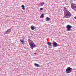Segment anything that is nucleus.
Segmentation results:
<instances>
[{"label": "nucleus", "mask_w": 76, "mask_h": 76, "mask_svg": "<svg viewBox=\"0 0 76 76\" xmlns=\"http://www.w3.org/2000/svg\"><path fill=\"white\" fill-rule=\"evenodd\" d=\"M28 42H29L31 48V49H34V48L37 47L36 45L33 42V41L30 40L29 39H28Z\"/></svg>", "instance_id": "1"}, {"label": "nucleus", "mask_w": 76, "mask_h": 76, "mask_svg": "<svg viewBox=\"0 0 76 76\" xmlns=\"http://www.w3.org/2000/svg\"><path fill=\"white\" fill-rule=\"evenodd\" d=\"M64 14L65 15L64 18H69L72 16L70 12L68 10H67L66 12H65V13H64Z\"/></svg>", "instance_id": "2"}, {"label": "nucleus", "mask_w": 76, "mask_h": 76, "mask_svg": "<svg viewBox=\"0 0 76 76\" xmlns=\"http://www.w3.org/2000/svg\"><path fill=\"white\" fill-rule=\"evenodd\" d=\"M72 70H73V69L71 68L70 67H68L66 69V73H70L72 71Z\"/></svg>", "instance_id": "3"}, {"label": "nucleus", "mask_w": 76, "mask_h": 76, "mask_svg": "<svg viewBox=\"0 0 76 76\" xmlns=\"http://www.w3.org/2000/svg\"><path fill=\"white\" fill-rule=\"evenodd\" d=\"M71 8L72 9H73L75 11H76V5L72 3L71 4Z\"/></svg>", "instance_id": "4"}, {"label": "nucleus", "mask_w": 76, "mask_h": 76, "mask_svg": "<svg viewBox=\"0 0 76 76\" xmlns=\"http://www.w3.org/2000/svg\"><path fill=\"white\" fill-rule=\"evenodd\" d=\"M10 32H11V28L8 29L5 32L4 34V35L6 34H7V35H9V34L10 33Z\"/></svg>", "instance_id": "5"}, {"label": "nucleus", "mask_w": 76, "mask_h": 76, "mask_svg": "<svg viewBox=\"0 0 76 76\" xmlns=\"http://www.w3.org/2000/svg\"><path fill=\"white\" fill-rule=\"evenodd\" d=\"M72 26L70 25H67L66 26L67 30L68 31H70L71 30V28H72Z\"/></svg>", "instance_id": "6"}, {"label": "nucleus", "mask_w": 76, "mask_h": 76, "mask_svg": "<svg viewBox=\"0 0 76 76\" xmlns=\"http://www.w3.org/2000/svg\"><path fill=\"white\" fill-rule=\"evenodd\" d=\"M53 47H58V44L56 42H54L53 41Z\"/></svg>", "instance_id": "7"}, {"label": "nucleus", "mask_w": 76, "mask_h": 76, "mask_svg": "<svg viewBox=\"0 0 76 76\" xmlns=\"http://www.w3.org/2000/svg\"><path fill=\"white\" fill-rule=\"evenodd\" d=\"M51 44H52V43L50 42H49L48 43V45L50 46L49 47V48H52V45H51Z\"/></svg>", "instance_id": "8"}, {"label": "nucleus", "mask_w": 76, "mask_h": 76, "mask_svg": "<svg viewBox=\"0 0 76 76\" xmlns=\"http://www.w3.org/2000/svg\"><path fill=\"white\" fill-rule=\"evenodd\" d=\"M31 28L32 30H34V29H35V27L34 26H31Z\"/></svg>", "instance_id": "9"}, {"label": "nucleus", "mask_w": 76, "mask_h": 76, "mask_svg": "<svg viewBox=\"0 0 76 76\" xmlns=\"http://www.w3.org/2000/svg\"><path fill=\"white\" fill-rule=\"evenodd\" d=\"M20 41H21V42L22 43V44L23 45H24L25 44V42H24V41L23 39H20Z\"/></svg>", "instance_id": "10"}, {"label": "nucleus", "mask_w": 76, "mask_h": 76, "mask_svg": "<svg viewBox=\"0 0 76 76\" xmlns=\"http://www.w3.org/2000/svg\"><path fill=\"white\" fill-rule=\"evenodd\" d=\"M50 18L48 17H47L45 19L46 21L47 22H49V21H50Z\"/></svg>", "instance_id": "11"}, {"label": "nucleus", "mask_w": 76, "mask_h": 76, "mask_svg": "<svg viewBox=\"0 0 76 76\" xmlns=\"http://www.w3.org/2000/svg\"><path fill=\"white\" fill-rule=\"evenodd\" d=\"M67 10H67V9H66L65 7H64V13H65V12H67Z\"/></svg>", "instance_id": "12"}, {"label": "nucleus", "mask_w": 76, "mask_h": 76, "mask_svg": "<svg viewBox=\"0 0 76 76\" xmlns=\"http://www.w3.org/2000/svg\"><path fill=\"white\" fill-rule=\"evenodd\" d=\"M34 65L35 67H39V65L37 64H36V63Z\"/></svg>", "instance_id": "13"}, {"label": "nucleus", "mask_w": 76, "mask_h": 76, "mask_svg": "<svg viewBox=\"0 0 76 76\" xmlns=\"http://www.w3.org/2000/svg\"><path fill=\"white\" fill-rule=\"evenodd\" d=\"M41 5H42V6H43V5L45 4V3L43 2L41 3Z\"/></svg>", "instance_id": "14"}, {"label": "nucleus", "mask_w": 76, "mask_h": 76, "mask_svg": "<svg viewBox=\"0 0 76 76\" xmlns=\"http://www.w3.org/2000/svg\"><path fill=\"white\" fill-rule=\"evenodd\" d=\"M22 7H23L22 10H25V6H24V5H23L22 6Z\"/></svg>", "instance_id": "15"}, {"label": "nucleus", "mask_w": 76, "mask_h": 76, "mask_svg": "<svg viewBox=\"0 0 76 76\" xmlns=\"http://www.w3.org/2000/svg\"><path fill=\"white\" fill-rule=\"evenodd\" d=\"M43 10V8H41L40 9V11H41V10Z\"/></svg>", "instance_id": "16"}, {"label": "nucleus", "mask_w": 76, "mask_h": 76, "mask_svg": "<svg viewBox=\"0 0 76 76\" xmlns=\"http://www.w3.org/2000/svg\"><path fill=\"white\" fill-rule=\"evenodd\" d=\"M40 18H42V15L40 16Z\"/></svg>", "instance_id": "17"}, {"label": "nucleus", "mask_w": 76, "mask_h": 76, "mask_svg": "<svg viewBox=\"0 0 76 76\" xmlns=\"http://www.w3.org/2000/svg\"><path fill=\"white\" fill-rule=\"evenodd\" d=\"M42 16L44 15V14H42L41 15Z\"/></svg>", "instance_id": "18"}, {"label": "nucleus", "mask_w": 76, "mask_h": 76, "mask_svg": "<svg viewBox=\"0 0 76 76\" xmlns=\"http://www.w3.org/2000/svg\"><path fill=\"white\" fill-rule=\"evenodd\" d=\"M74 19H76V17H74Z\"/></svg>", "instance_id": "19"}, {"label": "nucleus", "mask_w": 76, "mask_h": 76, "mask_svg": "<svg viewBox=\"0 0 76 76\" xmlns=\"http://www.w3.org/2000/svg\"><path fill=\"white\" fill-rule=\"evenodd\" d=\"M34 54H35V55H36V54H37V53H35Z\"/></svg>", "instance_id": "20"}, {"label": "nucleus", "mask_w": 76, "mask_h": 76, "mask_svg": "<svg viewBox=\"0 0 76 76\" xmlns=\"http://www.w3.org/2000/svg\"><path fill=\"white\" fill-rule=\"evenodd\" d=\"M24 48H25V49H26V47H24Z\"/></svg>", "instance_id": "21"}]
</instances>
